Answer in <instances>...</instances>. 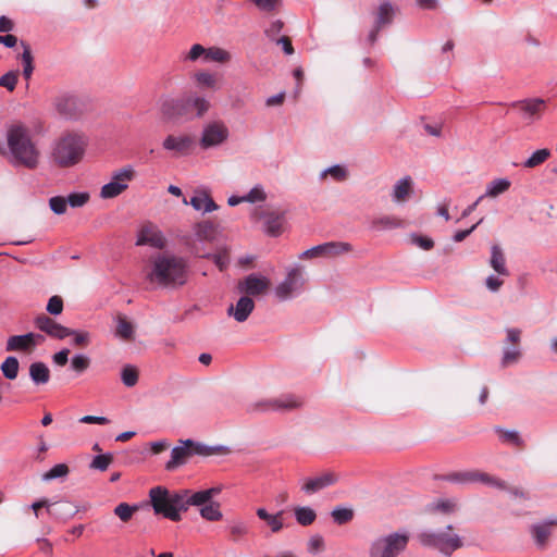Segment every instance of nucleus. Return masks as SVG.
I'll return each mask as SVG.
<instances>
[{
	"mask_svg": "<svg viewBox=\"0 0 557 557\" xmlns=\"http://www.w3.org/2000/svg\"><path fill=\"white\" fill-rule=\"evenodd\" d=\"M53 107L65 119H71L77 113V101L75 97L67 94L57 96L53 100Z\"/></svg>",
	"mask_w": 557,
	"mask_h": 557,
	"instance_id": "nucleus-23",
	"label": "nucleus"
},
{
	"mask_svg": "<svg viewBox=\"0 0 557 557\" xmlns=\"http://www.w3.org/2000/svg\"><path fill=\"white\" fill-rule=\"evenodd\" d=\"M490 264L498 275H503V276L509 275V271L506 267L505 255L498 245H493L491 248Z\"/></svg>",
	"mask_w": 557,
	"mask_h": 557,
	"instance_id": "nucleus-31",
	"label": "nucleus"
},
{
	"mask_svg": "<svg viewBox=\"0 0 557 557\" xmlns=\"http://www.w3.org/2000/svg\"><path fill=\"white\" fill-rule=\"evenodd\" d=\"M5 149L2 154L13 166L35 170L41 162V150L32 129L23 122L15 121L5 128Z\"/></svg>",
	"mask_w": 557,
	"mask_h": 557,
	"instance_id": "nucleus-1",
	"label": "nucleus"
},
{
	"mask_svg": "<svg viewBox=\"0 0 557 557\" xmlns=\"http://www.w3.org/2000/svg\"><path fill=\"white\" fill-rule=\"evenodd\" d=\"M255 309L253 300L248 296L238 299L235 306L231 305L227 309L228 315H232L237 322H245Z\"/></svg>",
	"mask_w": 557,
	"mask_h": 557,
	"instance_id": "nucleus-25",
	"label": "nucleus"
},
{
	"mask_svg": "<svg viewBox=\"0 0 557 557\" xmlns=\"http://www.w3.org/2000/svg\"><path fill=\"white\" fill-rule=\"evenodd\" d=\"M194 147V139L185 133L169 134L162 141V148L172 156H187Z\"/></svg>",
	"mask_w": 557,
	"mask_h": 557,
	"instance_id": "nucleus-15",
	"label": "nucleus"
},
{
	"mask_svg": "<svg viewBox=\"0 0 557 557\" xmlns=\"http://www.w3.org/2000/svg\"><path fill=\"white\" fill-rule=\"evenodd\" d=\"M251 219L262 223V231L271 237H277L283 233L285 213L273 209L255 208Z\"/></svg>",
	"mask_w": 557,
	"mask_h": 557,
	"instance_id": "nucleus-9",
	"label": "nucleus"
},
{
	"mask_svg": "<svg viewBox=\"0 0 557 557\" xmlns=\"http://www.w3.org/2000/svg\"><path fill=\"white\" fill-rule=\"evenodd\" d=\"M232 60V54L230 51L220 48V47H210L207 48L206 59L205 61L216 62V63H228Z\"/></svg>",
	"mask_w": 557,
	"mask_h": 557,
	"instance_id": "nucleus-39",
	"label": "nucleus"
},
{
	"mask_svg": "<svg viewBox=\"0 0 557 557\" xmlns=\"http://www.w3.org/2000/svg\"><path fill=\"white\" fill-rule=\"evenodd\" d=\"M18 368L20 363L16 357L9 356L5 358V360L1 364V371L8 380H14L16 379L18 374Z\"/></svg>",
	"mask_w": 557,
	"mask_h": 557,
	"instance_id": "nucleus-45",
	"label": "nucleus"
},
{
	"mask_svg": "<svg viewBox=\"0 0 557 557\" xmlns=\"http://www.w3.org/2000/svg\"><path fill=\"white\" fill-rule=\"evenodd\" d=\"M136 245L150 246L156 249H163L166 245V239L161 230L157 225L152 223H145L137 231Z\"/></svg>",
	"mask_w": 557,
	"mask_h": 557,
	"instance_id": "nucleus-16",
	"label": "nucleus"
},
{
	"mask_svg": "<svg viewBox=\"0 0 557 557\" xmlns=\"http://www.w3.org/2000/svg\"><path fill=\"white\" fill-rule=\"evenodd\" d=\"M70 336L73 337V344L75 346L85 347L88 346L91 339L90 333L86 331H77L70 329Z\"/></svg>",
	"mask_w": 557,
	"mask_h": 557,
	"instance_id": "nucleus-60",
	"label": "nucleus"
},
{
	"mask_svg": "<svg viewBox=\"0 0 557 557\" xmlns=\"http://www.w3.org/2000/svg\"><path fill=\"white\" fill-rule=\"evenodd\" d=\"M115 336L122 341H132L135 335L134 324L123 315H119L115 319Z\"/></svg>",
	"mask_w": 557,
	"mask_h": 557,
	"instance_id": "nucleus-35",
	"label": "nucleus"
},
{
	"mask_svg": "<svg viewBox=\"0 0 557 557\" xmlns=\"http://www.w3.org/2000/svg\"><path fill=\"white\" fill-rule=\"evenodd\" d=\"M511 186V182L506 177L495 178L491 181L485 189V194L482 195L488 198H496L499 195L506 193Z\"/></svg>",
	"mask_w": 557,
	"mask_h": 557,
	"instance_id": "nucleus-34",
	"label": "nucleus"
},
{
	"mask_svg": "<svg viewBox=\"0 0 557 557\" xmlns=\"http://www.w3.org/2000/svg\"><path fill=\"white\" fill-rule=\"evenodd\" d=\"M210 108L209 101L201 96H193L187 98V110H194L196 116H202Z\"/></svg>",
	"mask_w": 557,
	"mask_h": 557,
	"instance_id": "nucleus-41",
	"label": "nucleus"
},
{
	"mask_svg": "<svg viewBox=\"0 0 557 557\" xmlns=\"http://www.w3.org/2000/svg\"><path fill=\"white\" fill-rule=\"evenodd\" d=\"M245 196L246 202L257 203L267 200V193L262 185L253 186Z\"/></svg>",
	"mask_w": 557,
	"mask_h": 557,
	"instance_id": "nucleus-52",
	"label": "nucleus"
},
{
	"mask_svg": "<svg viewBox=\"0 0 557 557\" xmlns=\"http://www.w3.org/2000/svg\"><path fill=\"white\" fill-rule=\"evenodd\" d=\"M461 480L467 482H482L490 486H495L497 488H505V483L497 478H494L487 473L471 471L461 474Z\"/></svg>",
	"mask_w": 557,
	"mask_h": 557,
	"instance_id": "nucleus-30",
	"label": "nucleus"
},
{
	"mask_svg": "<svg viewBox=\"0 0 557 557\" xmlns=\"http://www.w3.org/2000/svg\"><path fill=\"white\" fill-rule=\"evenodd\" d=\"M331 516L337 524H345L354 517V511L350 508L336 507L332 510Z\"/></svg>",
	"mask_w": 557,
	"mask_h": 557,
	"instance_id": "nucleus-50",
	"label": "nucleus"
},
{
	"mask_svg": "<svg viewBox=\"0 0 557 557\" xmlns=\"http://www.w3.org/2000/svg\"><path fill=\"white\" fill-rule=\"evenodd\" d=\"M29 376L37 385L46 384L50 380V370L47 364L41 361L33 362L29 366Z\"/></svg>",
	"mask_w": 557,
	"mask_h": 557,
	"instance_id": "nucleus-33",
	"label": "nucleus"
},
{
	"mask_svg": "<svg viewBox=\"0 0 557 557\" xmlns=\"http://www.w3.org/2000/svg\"><path fill=\"white\" fill-rule=\"evenodd\" d=\"M515 107L521 112L525 120H532L541 114L544 101L541 99H530L518 102Z\"/></svg>",
	"mask_w": 557,
	"mask_h": 557,
	"instance_id": "nucleus-28",
	"label": "nucleus"
},
{
	"mask_svg": "<svg viewBox=\"0 0 557 557\" xmlns=\"http://www.w3.org/2000/svg\"><path fill=\"white\" fill-rule=\"evenodd\" d=\"M88 139L77 132H64L50 145V161L58 168L67 169L78 164L85 157Z\"/></svg>",
	"mask_w": 557,
	"mask_h": 557,
	"instance_id": "nucleus-3",
	"label": "nucleus"
},
{
	"mask_svg": "<svg viewBox=\"0 0 557 557\" xmlns=\"http://www.w3.org/2000/svg\"><path fill=\"white\" fill-rule=\"evenodd\" d=\"M336 481L334 473L327 472L319 476L306 479L302 485V491L307 494H313L320 490H323Z\"/></svg>",
	"mask_w": 557,
	"mask_h": 557,
	"instance_id": "nucleus-26",
	"label": "nucleus"
},
{
	"mask_svg": "<svg viewBox=\"0 0 557 557\" xmlns=\"http://www.w3.org/2000/svg\"><path fill=\"white\" fill-rule=\"evenodd\" d=\"M276 411H290L301 407L302 399L298 396L286 394L274 398Z\"/></svg>",
	"mask_w": 557,
	"mask_h": 557,
	"instance_id": "nucleus-37",
	"label": "nucleus"
},
{
	"mask_svg": "<svg viewBox=\"0 0 557 557\" xmlns=\"http://www.w3.org/2000/svg\"><path fill=\"white\" fill-rule=\"evenodd\" d=\"M231 535H233L235 539L243 537L248 534V525L246 522L242 520H234L228 527Z\"/></svg>",
	"mask_w": 557,
	"mask_h": 557,
	"instance_id": "nucleus-62",
	"label": "nucleus"
},
{
	"mask_svg": "<svg viewBox=\"0 0 557 557\" xmlns=\"http://www.w3.org/2000/svg\"><path fill=\"white\" fill-rule=\"evenodd\" d=\"M21 45L23 47V52L21 54V61L23 64V75L26 79H29L34 71L33 54L27 44L22 42Z\"/></svg>",
	"mask_w": 557,
	"mask_h": 557,
	"instance_id": "nucleus-46",
	"label": "nucleus"
},
{
	"mask_svg": "<svg viewBox=\"0 0 557 557\" xmlns=\"http://www.w3.org/2000/svg\"><path fill=\"white\" fill-rule=\"evenodd\" d=\"M216 237V227L213 223L205 221L196 224L193 232L185 237V244L190 251L201 256L205 243L213 242Z\"/></svg>",
	"mask_w": 557,
	"mask_h": 557,
	"instance_id": "nucleus-11",
	"label": "nucleus"
},
{
	"mask_svg": "<svg viewBox=\"0 0 557 557\" xmlns=\"http://www.w3.org/2000/svg\"><path fill=\"white\" fill-rule=\"evenodd\" d=\"M418 540L421 545L436 548L447 556L462 546L461 539L453 532L451 525H447L446 531H422Z\"/></svg>",
	"mask_w": 557,
	"mask_h": 557,
	"instance_id": "nucleus-6",
	"label": "nucleus"
},
{
	"mask_svg": "<svg viewBox=\"0 0 557 557\" xmlns=\"http://www.w3.org/2000/svg\"><path fill=\"white\" fill-rule=\"evenodd\" d=\"M200 516L208 521H220L223 517L220 504L211 502L200 508Z\"/></svg>",
	"mask_w": 557,
	"mask_h": 557,
	"instance_id": "nucleus-47",
	"label": "nucleus"
},
{
	"mask_svg": "<svg viewBox=\"0 0 557 557\" xmlns=\"http://www.w3.org/2000/svg\"><path fill=\"white\" fill-rule=\"evenodd\" d=\"M200 257L212 258L213 262L221 271L225 270L230 263L227 249H222L214 255L202 253Z\"/></svg>",
	"mask_w": 557,
	"mask_h": 557,
	"instance_id": "nucleus-54",
	"label": "nucleus"
},
{
	"mask_svg": "<svg viewBox=\"0 0 557 557\" xmlns=\"http://www.w3.org/2000/svg\"><path fill=\"white\" fill-rule=\"evenodd\" d=\"M44 342L45 337L39 333L29 332L22 335H13L8 338L5 350L30 354Z\"/></svg>",
	"mask_w": 557,
	"mask_h": 557,
	"instance_id": "nucleus-14",
	"label": "nucleus"
},
{
	"mask_svg": "<svg viewBox=\"0 0 557 557\" xmlns=\"http://www.w3.org/2000/svg\"><path fill=\"white\" fill-rule=\"evenodd\" d=\"M159 110L169 120L182 117L188 113L187 98L163 96L159 100Z\"/></svg>",
	"mask_w": 557,
	"mask_h": 557,
	"instance_id": "nucleus-18",
	"label": "nucleus"
},
{
	"mask_svg": "<svg viewBox=\"0 0 557 557\" xmlns=\"http://www.w3.org/2000/svg\"><path fill=\"white\" fill-rule=\"evenodd\" d=\"M250 411H252V412H274V411H276L275 400H274V398L258 400L250 405Z\"/></svg>",
	"mask_w": 557,
	"mask_h": 557,
	"instance_id": "nucleus-57",
	"label": "nucleus"
},
{
	"mask_svg": "<svg viewBox=\"0 0 557 557\" xmlns=\"http://www.w3.org/2000/svg\"><path fill=\"white\" fill-rule=\"evenodd\" d=\"M294 512L296 521L304 527L312 524L317 518L315 511L307 506L296 507Z\"/></svg>",
	"mask_w": 557,
	"mask_h": 557,
	"instance_id": "nucleus-42",
	"label": "nucleus"
},
{
	"mask_svg": "<svg viewBox=\"0 0 557 557\" xmlns=\"http://www.w3.org/2000/svg\"><path fill=\"white\" fill-rule=\"evenodd\" d=\"M458 509L457 503L453 499H437L426 506L430 513H444L449 515Z\"/></svg>",
	"mask_w": 557,
	"mask_h": 557,
	"instance_id": "nucleus-38",
	"label": "nucleus"
},
{
	"mask_svg": "<svg viewBox=\"0 0 557 557\" xmlns=\"http://www.w3.org/2000/svg\"><path fill=\"white\" fill-rule=\"evenodd\" d=\"M153 510L172 521L181 520V511H185L183 493H170L162 486H156L149 492Z\"/></svg>",
	"mask_w": 557,
	"mask_h": 557,
	"instance_id": "nucleus-4",
	"label": "nucleus"
},
{
	"mask_svg": "<svg viewBox=\"0 0 557 557\" xmlns=\"http://www.w3.org/2000/svg\"><path fill=\"white\" fill-rule=\"evenodd\" d=\"M139 371L133 364H126L121 370V380L126 387H133L138 383Z\"/></svg>",
	"mask_w": 557,
	"mask_h": 557,
	"instance_id": "nucleus-44",
	"label": "nucleus"
},
{
	"mask_svg": "<svg viewBox=\"0 0 557 557\" xmlns=\"http://www.w3.org/2000/svg\"><path fill=\"white\" fill-rule=\"evenodd\" d=\"M70 470L65 463H58L53 466L49 471L42 474L44 481H51L59 478H65Z\"/></svg>",
	"mask_w": 557,
	"mask_h": 557,
	"instance_id": "nucleus-51",
	"label": "nucleus"
},
{
	"mask_svg": "<svg viewBox=\"0 0 557 557\" xmlns=\"http://www.w3.org/2000/svg\"><path fill=\"white\" fill-rule=\"evenodd\" d=\"M270 287V280L259 274H249L238 283V290L248 296H258L265 293Z\"/></svg>",
	"mask_w": 557,
	"mask_h": 557,
	"instance_id": "nucleus-20",
	"label": "nucleus"
},
{
	"mask_svg": "<svg viewBox=\"0 0 557 557\" xmlns=\"http://www.w3.org/2000/svg\"><path fill=\"white\" fill-rule=\"evenodd\" d=\"M308 552L317 554L324 549V539L320 534H314L308 540L307 544Z\"/></svg>",
	"mask_w": 557,
	"mask_h": 557,
	"instance_id": "nucleus-64",
	"label": "nucleus"
},
{
	"mask_svg": "<svg viewBox=\"0 0 557 557\" xmlns=\"http://www.w3.org/2000/svg\"><path fill=\"white\" fill-rule=\"evenodd\" d=\"M412 178L410 176H405L398 180L393 186L392 190V199L396 203L404 202L408 199L410 194L412 193Z\"/></svg>",
	"mask_w": 557,
	"mask_h": 557,
	"instance_id": "nucleus-27",
	"label": "nucleus"
},
{
	"mask_svg": "<svg viewBox=\"0 0 557 557\" xmlns=\"http://www.w3.org/2000/svg\"><path fill=\"white\" fill-rule=\"evenodd\" d=\"M135 177L136 170L129 164L113 171L110 181L101 187L99 197L113 199L122 195Z\"/></svg>",
	"mask_w": 557,
	"mask_h": 557,
	"instance_id": "nucleus-8",
	"label": "nucleus"
},
{
	"mask_svg": "<svg viewBox=\"0 0 557 557\" xmlns=\"http://www.w3.org/2000/svg\"><path fill=\"white\" fill-rule=\"evenodd\" d=\"M49 207L55 214H64L67 208L66 197L54 196L49 199Z\"/></svg>",
	"mask_w": 557,
	"mask_h": 557,
	"instance_id": "nucleus-58",
	"label": "nucleus"
},
{
	"mask_svg": "<svg viewBox=\"0 0 557 557\" xmlns=\"http://www.w3.org/2000/svg\"><path fill=\"white\" fill-rule=\"evenodd\" d=\"M550 157V150L543 148L534 151L522 165L527 169H534L543 164Z\"/></svg>",
	"mask_w": 557,
	"mask_h": 557,
	"instance_id": "nucleus-43",
	"label": "nucleus"
},
{
	"mask_svg": "<svg viewBox=\"0 0 557 557\" xmlns=\"http://www.w3.org/2000/svg\"><path fill=\"white\" fill-rule=\"evenodd\" d=\"M256 513L259 519L267 522L268 527L273 533H278L284 528L283 510L276 513H269L264 508H258Z\"/></svg>",
	"mask_w": 557,
	"mask_h": 557,
	"instance_id": "nucleus-29",
	"label": "nucleus"
},
{
	"mask_svg": "<svg viewBox=\"0 0 557 557\" xmlns=\"http://www.w3.org/2000/svg\"><path fill=\"white\" fill-rule=\"evenodd\" d=\"M221 485L210 487L208 490L191 493L189 490L183 491V500L185 503V511L189 506L203 507L211 503L212 498L222 492Z\"/></svg>",
	"mask_w": 557,
	"mask_h": 557,
	"instance_id": "nucleus-19",
	"label": "nucleus"
},
{
	"mask_svg": "<svg viewBox=\"0 0 557 557\" xmlns=\"http://www.w3.org/2000/svg\"><path fill=\"white\" fill-rule=\"evenodd\" d=\"M410 533L403 529L374 539L369 546V557H398L409 544Z\"/></svg>",
	"mask_w": 557,
	"mask_h": 557,
	"instance_id": "nucleus-5",
	"label": "nucleus"
},
{
	"mask_svg": "<svg viewBox=\"0 0 557 557\" xmlns=\"http://www.w3.org/2000/svg\"><path fill=\"white\" fill-rule=\"evenodd\" d=\"M90 366V359L83 354H76L71 359V369L81 374L85 372Z\"/></svg>",
	"mask_w": 557,
	"mask_h": 557,
	"instance_id": "nucleus-49",
	"label": "nucleus"
},
{
	"mask_svg": "<svg viewBox=\"0 0 557 557\" xmlns=\"http://www.w3.org/2000/svg\"><path fill=\"white\" fill-rule=\"evenodd\" d=\"M206 53H207V48H205L200 44H195V45H193L190 47L189 51L184 57V60L185 61H190V62H195V61H197L200 58H203V60H205L206 59Z\"/></svg>",
	"mask_w": 557,
	"mask_h": 557,
	"instance_id": "nucleus-63",
	"label": "nucleus"
},
{
	"mask_svg": "<svg viewBox=\"0 0 557 557\" xmlns=\"http://www.w3.org/2000/svg\"><path fill=\"white\" fill-rule=\"evenodd\" d=\"M214 453L212 447H208L199 442L193 440H181L178 445L174 446L171 450V458L165 463V469L173 471L187 461L195 455L210 456Z\"/></svg>",
	"mask_w": 557,
	"mask_h": 557,
	"instance_id": "nucleus-7",
	"label": "nucleus"
},
{
	"mask_svg": "<svg viewBox=\"0 0 557 557\" xmlns=\"http://www.w3.org/2000/svg\"><path fill=\"white\" fill-rule=\"evenodd\" d=\"M34 325L40 332L55 339H64L70 336V327H66L49 315L41 313L34 319Z\"/></svg>",
	"mask_w": 557,
	"mask_h": 557,
	"instance_id": "nucleus-17",
	"label": "nucleus"
},
{
	"mask_svg": "<svg viewBox=\"0 0 557 557\" xmlns=\"http://www.w3.org/2000/svg\"><path fill=\"white\" fill-rule=\"evenodd\" d=\"M557 525V519H548L531 527V534L535 544L544 548L552 534L553 527Z\"/></svg>",
	"mask_w": 557,
	"mask_h": 557,
	"instance_id": "nucleus-22",
	"label": "nucleus"
},
{
	"mask_svg": "<svg viewBox=\"0 0 557 557\" xmlns=\"http://www.w3.org/2000/svg\"><path fill=\"white\" fill-rule=\"evenodd\" d=\"M138 507L136 505L132 506L127 503H120L114 508V513L117 516L121 521L127 522L132 519L133 515L137 511Z\"/></svg>",
	"mask_w": 557,
	"mask_h": 557,
	"instance_id": "nucleus-48",
	"label": "nucleus"
},
{
	"mask_svg": "<svg viewBox=\"0 0 557 557\" xmlns=\"http://www.w3.org/2000/svg\"><path fill=\"white\" fill-rule=\"evenodd\" d=\"M230 136L226 124L222 121L207 123L200 135L199 145L202 149H211L223 145Z\"/></svg>",
	"mask_w": 557,
	"mask_h": 557,
	"instance_id": "nucleus-12",
	"label": "nucleus"
},
{
	"mask_svg": "<svg viewBox=\"0 0 557 557\" xmlns=\"http://www.w3.org/2000/svg\"><path fill=\"white\" fill-rule=\"evenodd\" d=\"M499 438L516 446L522 445V440L517 431L497 429Z\"/></svg>",
	"mask_w": 557,
	"mask_h": 557,
	"instance_id": "nucleus-61",
	"label": "nucleus"
},
{
	"mask_svg": "<svg viewBox=\"0 0 557 557\" xmlns=\"http://www.w3.org/2000/svg\"><path fill=\"white\" fill-rule=\"evenodd\" d=\"M183 202L185 205L189 203L196 211H201L202 213H209L218 209L216 203L213 201L209 191L206 189L195 190L190 200L187 201V199L184 197Z\"/></svg>",
	"mask_w": 557,
	"mask_h": 557,
	"instance_id": "nucleus-21",
	"label": "nucleus"
},
{
	"mask_svg": "<svg viewBox=\"0 0 557 557\" xmlns=\"http://www.w3.org/2000/svg\"><path fill=\"white\" fill-rule=\"evenodd\" d=\"M305 283L302 268L299 265L289 268L285 278L275 287L274 294L281 301H285L300 294Z\"/></svg>",
	"mask_w": 557,
	"mask_h": 557,
	"instance_id": "nucleus-10",
	"label": "nucleus"
},
{
	"mask_svg": "<svg viewBox=\"0 0 557 557\" xmlns=\"http://www.w3.org/2000/svg\"><path fill=\"white\" fill-rule=\"evenodd\" d=\"M63 299L54 295L49 298L46 310L50 315H60L63 312Z\"/></svg>",
	"mask_w": 557,
	"mask_h": 557,
	"instance_id": "nucleus-59",
	"label": "nucleus"
},
{
	"mask_svg": "<svg viewBox=\"0 0 557 557\" xmlns=\"http://www.w3.org/2000/svg\"><path fill=\"white\" fill-rule=\"evenodd\" d=\"M330 175L334 181L341 182L346 180L347 177V170L339 165H332L324 171L321 172L320 177L324 178L325 176Z\"/></svg>",
	"mask_w": 557,
	"mask_h": 557,
	"instance_id": "nucleus-53",
	"label": "nucleus"
},
{
	"mask_svg": "<svg viewBox=\"0 0 557 557\" xmlns=\"http://www.w3.org/2000/svg\"><path fill=\"white\" fill-rule=\"evenodd\" d=\"M41 507H46L47 512L50 516L57 517V518H63L64 516L71 513L72 506L67 502H60V503H53L50 504L46 499H41L38 502H35L32 504V509L35 512V516L38 517V509Z\"/></svg>",
	"mask_w": 557,
	"mask_h": 557,
	"instance_id": "nucleus-24",
	"label": "nucleus"
},
{
	"mask_svg": "<svg viewBox=\"0 0 557 557\" xmlns=\"http://www.w3.org/2000/svg\"><path fill=\"white\" fill-rule=\"evenodd\" d=\"M352 250L349 243L346 242H327L305 250L300 258L312 259L318 257L332 258Z\"/></svg>",
	"mask_w": 557,
	"mask_h": 557,
	"instance_id": "nucleus-13",
	"label": "nucleus"
},
{
	"mask_svg": "<svg viewBox=\"0 0 557 557\" xmlns=\"http://www.w3.org/2000/svg\"><path fill=\"white\" fill-rule=\"evenodd\" d=\"M89 194L86 191L72 193L66 197L67 206L72 208H81L89 201Z\"/></svg>",
	"mask_w": 557,
	"mask_h": 557,
	"instance_id": "nucleus-56",
	"label": "nucleus"
},
{
	"mask_svg": "<svg viewBox=\"0 0 557 557\" xmlns=\"http://www.w3.org/2000/svg\"><path fill=\"white\" fill-rule=\"evenodd\" d=\"M113 460L112 454L97 455L90 462V468L95 470L106 471Z\"/></svg>",
	"mask_w": 557,
	"mask_h": 557,
	"instance_id": "nucleus-55",
	"label": "nucleus"
},
{
	"mask_svg": "<svg viewBox=\"0 0 557 557\" xmlns=\"http://www.w3.org/2000/svg\"><path fill=\"white\" fill-rule=\"evenodd\" d=\"M188 273L186 259L171 253H159L151 259L146 278L162 287H177L187 282Z\"/></svg>",
	"mask_w": 557,
	"mask_h": 557,
	"instance_id": "nucleus-2",
	"label": "nucleus"
},
{
	"mask_svg": "<svg viewBox=\"0 0 557 557\" xmlns=\"http://www.w3.org/2000/svg\"><path fill=\"white\" fill-rule=\"evenodd\" d=\"M404 223L400 219L393 215H383L371 222V228L374 231H387L403 227Z\"/></svg>",
	"mask_w": 557,
	"mask_h": 557,
	"instance_id": "nucleus-36",
	"label": "nucleus"
},
{
	"mask_svg": "<svg viewBox=\"0 0 557 557\" xmlns=\"http://www.w3.org/2000/svg\"><path fill=\"white\" fill-rule=\"evenodd\" d=\"M194 79L197 83V85L201 88H208L212 90L219 88L215 75L210 72L199 71L195 73Z\"/></svg>",
	"mask_w": 557,
	"mask_h": 557,
	"instance_id": "nucleus-40",
	"label": "nucleus"
},
{
	"mask_svg": "<svg viewBox=\"0 0 557 557\" xmlns=\"http://www.w3.org/2000/svg\"><path fill=\"white\" fill-rule=\"evenodd\" d=\"M394 15L395 8L393 4L388 1H383L375 12L374 25L384 27L392 23Z\"/></svg>",
	"mask_w": 557,
	"mask_h": 557,
	"instance_id": "nucleus-32",
	"label": "nucleus"
}]
</instances>
